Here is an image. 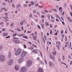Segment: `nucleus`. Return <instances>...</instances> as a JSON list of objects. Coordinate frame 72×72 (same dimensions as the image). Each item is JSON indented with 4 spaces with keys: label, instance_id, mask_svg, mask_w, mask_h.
I'll return each mask as SVG.
<instances>
[{
    "label": "nucleus",
    "instance_id": "obj_5",
    "mask_svg": "<svg viewBox=\"0 0 72 72\" xmlns=\"http://www.w3.org/2000/svg\"><path fill=\"white\" fill-rule=\"evenodd\" d=\"M27 54V52L26 51H23L21 54V56L22 57H24Z\"/></svg>",
    "mask_w": 72,
    "mask_h": 72
},
{
    "label": "nucleus",
    "instance_id": "obj_58",
    "mask_svg": "<svg viewBox=\"0 0 72 72\" xmlns=\"http://www.w3.org/2000/svg\"><path fill=\"white\" fill-rule=\"evenodd\" d=\"M20 5L19 4H18V5L17 6V8L19 7L20 6Z\"/></svg>",
    "mask_w": 72,
    "mask_h": 72
},
{
    "label": "nucleus",
    "instance_id": "obj_20",
    "mask_svg": "<svg viewBox=\"0 0 72 72\" xmlns=\"http://www.w3.org/2000/svg\"><path fill=\"white\" fill-rule=\"evenodd\" d=\"M45 24L46 26L47 25L48 26L49 25V24H48V22H46L45 23Z\"/></svg>",
    "mask_w": 72,
    "mask_h": 72
},
{
    "label": "nucleus",
    "instance_id": "obj_45",
    "mask_svg": "<svg viewBox=\"0 0 72 72\" xmlns=\"http://www.w3.org/2000/svg\"><path fill=\"white\" fill-rule=\"evenodd\" d=\"M52 33V30H50V34L51 35Z\"/></svg>",
    "mask_w": 72,
    "mask_h": 72
},
{
    "label": "nucleus",
    "instance_id": "obj_17",
    "mask_svg": "<svg viewBox=\"0 0 72 72\" xmlns=\"http://www.w3.org/2000/svg\"><path fill=\"white\" fill-rule=\"evenodd\" d=\"M62 7H60L59 8V12H62V10L61 11V10H62Z\"/></svg>",
    "mask_w": 72,
    "mask_h": 72
},
{
    "label": "nucleus",
    "instance_id": "obj_33",
    "mask_svg": "<svg viewBox=\"0 0 72 72\" xmlns=\"http://www.w3.org/2000/svg\"><path fill=\"white\" fill-rule=\"evenodd\" d=\"M61 63L62 64H64L65 66L66 65V63H64L63 62H62V61H61Z\"/></svg>",
    "mask_w": 72,
    "mask_h": 72
},
{
    "label": "nucleus",
    "instance_id": "obj_49",
    "mask_svg": "<svg viewBox=\"0 0 72 72\" xmlns=\"http://www.w3.org/2000/svg\"><path fill=\"white\" fill-rule=\"evenodd\" d=\"M38 27L40 29H41V28L39 25H38Z\"/></svg>",
    "mask_w": 72,
    "mask_h": 72
},
{
    "label": "nucleus",
    "instance_id": "obj_14",
    "mask_svg": "<svg viewBox=\"0 0 72 72\" xmlns=\"http://www.w3.org/2000/svg\"><path fill=\"white\" fill-rule=\"evenodd\" d=\"M22 62V59L20 58L18 60V62L19 63H21Z\"/></svg>",
    "mask_w": 72,
    "mask_h": 72
},
{
    "label": "nucleus",
    "instance_id": "obj_46",
    "mask_svg": "<svg viewBox=\"0 0 72 72\" xmlns=\"http://www.w3.org/2000/svg\"><path fill=\"white\" fill-rule=\"evenodd\" d=\"M10 36H9L7 37H5L6 38V39H7V38H10Z\"/></svg>",
    "mask_w": 72,
    "mask_h": 72
},
{
    "label": "nucleus",
    "instance_id": "obj_38",
    "mask_svg": "<svg viewBox=\"0 0 72 72\" xmlns=\"http://www.w3.org/2000/svg\"><path fill=\"white\" fill-rule=\"evenodd\" d=\"M44 37L46 40L47 38L45 35H44Z\"/></svg>",
    "mask_w": 72,
    "mask_h": 72
},
{
    "label": "nucleus",
    "instance_id": "obj_27",
    "mask_svg": "<svg viewBox=\"0 0 72 72\" xmlns=\"http://www.w3.org/2000/svg\"><path fill=\"white\" fill-rule=\"evenodd\" d=\"M47 16L48 19H50V15L49 14H48L47 15Z\"/></svg>",
    "mask_w": 72,
    "mask_h": 72
},
{
    "label": "nucleus",
    "instance_id": "obj_35",
    "mask_svg": "<svg viewBox=\"0 0 72 72\" xmlns=\"http://www.w3.org/2000/svg\"><path fill=\"white\" fill-rule=\"evenodd\" d=\"M44 11L45 13H47L48 12V11L47 10H44Z\"/></svg>",
    "mask_w": 72,
    "mask_h": 72
},
{
    "label": "nucleus",
    "instance_id": "obj_54",
    "mask_svg": "<svg viewBox=\"0 0 72 72\" xmlns=\"http://www.w3.org/2000/svg\"><path fill=\"white\" fill-rule=\"evenodd\" d=\"M37 14L38 15H40V13H39L38 12H37Z\"/></svg>",
    "mask_w": 72,
    "mask_h": 72
},
{
    "label": "nucleus",
    "instance_id": "obj_15",
    "mask_svg": "<svg viewBox=\"0 0 72 72\" xmlns=\"http://www.w3.org/2000/svg\"><path fill=\"white\" fill-rule=\"evenodd\" d=\"M50 57L52 59H54L55 58L54 56H51V55H50Z\"/></svg>",
    "mask_w": 72,
    "mask_h": 72
},
{
    "label": "nucleus",
    "instance_id": "obj_41",
    "mask_svg": "<svg viewBox=\"0 0 72 72\" xmlns=\"http://www.w3.org/2000/svg\"><path fill=\"white\" fill-rule=\"evenodd\" d=\"M2 10H4L6 9V8H1Z\"/></svg>",
    "mask_w": 72,
    "mask_h": 72
},
{
    "label": "nucleus",
    "instance_id": "obj_64",
    "mask_svg": "<svg viewBox=\"0 0 72 72\" xmlns=\"http://www.w3.org/2000/svg\"><path fill=\"white\" fill-rule=\"evenodd\" d=\"M70 64L71 65V64H72V61H70Z\"/></svg>",
    "mask_w": 72,
    "mask_h": 72
},
{
    "label": "nucleus",
    "instance_id": "obj_31",
    "mask_svg": "<svg viewBox=\"0 0 72 72\" xmlns=\"http://www.w3.org/2000/svg\"><path fill=\"white\" fill-rule=\"evenodd\" d=\"M44 61L46 64H47V62L46 60H44Z\"/></svg>",
    "mask_w": 72,
    "mask_h": 72
},
{
    "label": "nucleus",
    "instance_id": "obj_21",
    "mask_svg": "<svg viewBox=\"0 0 72 72\" xmlns=\"http://www.w3.org/2000/svg\"><path fill=\"white\" fill-rule=\"evenodd\" d=\"M23 38H24L25 39H28V37L26 36H24L23 37Z\"/></svg>",
    "mask_w": 72,
    "mask_h": 72
},
{
    "label": "nucleus",
    "instance_id": "obj_56",
    "mask_svg": "<svg viewBox=\"0 0 72 72\" xmlns=\"http://www.w3.org/2000/svg\"><path fill=\"white\" fill-rule=\"evenodd\" d=\"M33 46H34V47H35V48H37V46H36L35 45H34V44L33 45Z\"/></svg>",
    "mask_w": 72,
    "mask_h": 72
},
{
    "label": "nucleus",
    "instance_id": "obj_4",
    "mask_svg": "<svg viewBox=\"0 0 72 72\" xmlns=\"http://www.w3.org/2000/svg\"><path fill=\"white\" fill-rule=\"evenodd\" d=\"M27 70V69L25 67H23L21 68L20 71L21 72H25Z\"/></svg>",
    "mask_w": 72,
    "mask_h": 72
},
{
    "label": "nucleus",
    "instance_id": "obj_30",
    "mask_svg": "<svg viewBox=\"0 0 72 72\" xmlns=\"http://www.w3.org/2000/svg\"><path fill=\"white\" fill-rule=\"evenodd\" d=\"M17 35V34L16 33H15V34H14L13 35V36L15 37Z\"/></svg>",
    "mask_w": 72,
    "mask_h": 72
},
{
    "label": "nucleus",
    "instance_id": "obj_2",
    "mask_svg": "<svg viewBox=\"0 0 72 72\" xmlns=\"http://www.w3.org/2000/svg\"><path fill=\"white\" fill-rule=\"evenodd\" d=\"M5 57L4 55H1L0 56V61L1 62H3L5 60Z\"/></svg>",
    "mask_w": 72,
    "mask_h": 72
},
{
    "label": "nucleus",
    "instance_id": "obj_1",
    "mask_svg": "<svg viewBox=\"0 0 72 72\" xmlns=\"http://www.w3.org/2000/svg\"><path fill=\"white\" fill-rule=\"evenodd\" d=\"M21 50L20 48H18L16 51L15 55L16 56L19 55L21 53Z\"/></svg>",
    "mask_w": 72,
    "mask_h": 72
},
{
    "label": "nucleus",
    "instance_id": "obj_29",
    "mask_svg": "<svg viewBox=\"0 0 72 72\" xmlns=\"http://www.w3.org/2000/svg\"><path fill=\"white\" fill-rule=\"evenodd\" d=\"M42 39H43V41H44V43H45L46 42H45V40L44 39V37H42Z\"/></svg>",
    "mask_w": 72,
    "mask_h": 72
},
{
    "label": "nucleus",
    "instance_id": "obj_11",
    "mask_svg": "<svg viewBox=\"0 0 72 72\" xmlns=\"http://www.w3.org/2000/svg\"><path fill=\"white\" fill-rule=\"evenodd\" d=\"M68 45V47H69V44H68V42H66L65 44V48H66L67 47V46Z\"/></svg>",
    "mask_w": 72,
    "mask_h": 72
},
{
    "label": "nucleus",
    "instance_id": "obj_37",
    "mask_svg": "<svg viewBox=\"0 0 72 72\" xmlns=\"http://www.w3.org/2000/svg\"><path fill=\"white\" fill-rule=\"evenodd\" d=\"M17 30L18 31V32H20L21 31V29H17Z\"/></svg>",
    "mask_w": 72,
    "mask_h": 72
},
{
    "label": "nucleus",
    "instance_id": "obj_43",
    "mask_svg": "<svg viewBox=\"0 0 72 72\" xmlns=\"http://www.w3.org/2000/svg\"><path fill=\"white\" fill-rule=\"evenodd\" d=\"M65 40V42H66L67 41V37H66Z\"/></svg>",
    "mask_w": 72,
    "mask_h": 72
},
{
    "label": "nucleus",
    "instance_id": "obj_52",
    "mask_svg": "<svg viewBox=\"0 0 72 72\" xmlns=\"http://www.w3.org/2000/svg\"><path fill=\"white\" fill-rule=\"evenodd\" d=\"M34 34L35 35H36L37 34V32H35L34 33Z\"/></svg>",
    "mask_w": 72,
    "mask_h": 72
},
{
    "label": "nucleus",
    "instance_id": "obj_42",
    "mask_svg": "<svg viewBox=\"0 0 72 72\" xmlns=\"http://www.w3.org/2000/svg\"><path fill=\"white\" fill-rule=\"evenodd\" d=\"M23 22L22 21L20 22V24H21V25H23Z\"/></svg>",
    "mask_w": 72,
    "mask_h": 72
},
{
    "label": "nucleus",
    "instance_id": "obj_7",
    "mask_svg": "<svg viewBox=\"0 0 72 72\" xmlns=\"http://www.w3.org/2000/svg\"><path fill=\"white\" fill-rule=\"evenodd\" d=\"M13 63V60H10L8 62V64L10 65L12 64Z\"/></svg>",
    "mask_w": 72,
    "mask_h": 72
},
{
    "label": "nucleus",
    "instance_id": "obj_25",
    "mask_svg": "<svg viewBox=\"0 0 72 72\" xmlns=\"http://www.w3.org/2000/svg\"><path fill=\"white\" fill-rule=\"evenodd\" d=\"M31 4H32V5H33V4H35L34 3L33 1H31Z\"/></svg>",
    "mask_w": 72,
    "mask_h": 72
},
{
    "label": "nucleus",
    "instance_id": "obj_63",
    "mask_svg": "<svg viewBox=\"0 0 72 72\" xmlns=\"http://www.w3.org/2000/svg\"><path fill=\"white\" fill-rule=\"evenodd\" d=\"M12 6L14 7H15V5L14 4H12Z\"/></svg>",
    "mask_w": 72,
    "mask_h": 72
},
{
    "label": "nucleus",
    "instance_id": "obj_60",
    "mask_svg": "<svg viewBox=\"0 0 72 72\" xmlns=\"http://www.w3.org/2000/svg\"><path fill=\"white\" fill-rule=\"evenodd\" d=\"M21 29L22 30H24V29H23V26H22L21 27Z\"/></svg>",
    "mask_w": 72,
    "mask_h": 72
},
{
    "label": "nucleus",
    "instance_id": "obj_39",
    "mask_svg": "<svg viewBox=\"0 0 72 72\" xmlns=\"http://www.w3.org/2000/svg\"><path fill=\"white\" fill-rule=\"evenodd\" d=\"M24 48H27V46H26V45L25 44L24 45Z\"/></svg>",
    "mask_w": 72,
    "mask_h": 72
},
{
    "label": "nucleus",
    "instance_id": "obj_50",
    "mask_svg": "<svg viewBox=\"0 0 72 72\" xmlns=\"http://www.w3.org/2000/svg\"><path fill=\"white\" fill-rule=\"evenodd\" d=\"M38 5H39L38 4V3L36 4H35V6L36 7L38 6Z\"/></svg>",
    "mask_w": 72,
    "mask_h": 72
},
{
    "label": "nucleus",
    "instance_id": "obj_3",
    "mask_svg": "<svg viewBox=\"0 0 72 72\" xmlns=\"http://www.w3.org/2000/svg\"><path fill=\"white\" fill-rule=\"evenodd\" d=\"M32 62L31 60H28L27 61V67H30L31 66L32 64Z\"/></svg>",
    "mask_w": 72,
    "mask_h": 72
},
{
    "label": "nucleus",
    "instance_id": "obj_9",
    "mask_svg": "<svg viewBox=\"0 0 72 72\" xmlns=\"http://www.w3.org/2000/svg\"><path fill=\"white\" fill-rule=\"evenodd\" d=\"M43 69L41 68H39L38 70V72H43Z\"/></svg>",
    "mask_w": 72,
    "mask_h": 72
},
{
    "label": "nucleus",
    "instance_id": "obj_57",
    "mask_svg": "<svg viewBox=\"0 0 72 72\" xmlns=\"http://www.w3.org/2000/svg\"><path fill=\"white\" fill-rule=\"evenodd\" d=\"M58 35L57 32L55 34H54V35Z\"/></svg>",
    "mask_w": 72,
    "mask_h": 72
},
{
    "label": "nucleus",
    "instance_id": "obj_48",
    "mask_svg": "<svg viewBox=\"0 0 72 72\" xmlns=\"http://www.w3.org/2000/svg\"><path fill=\"white\" fill-rule=\"evenodd\" d=\"M50 27H51V28H52L53 26L52 24H50Z\"/></svg>",
    "mask_w": 72,
    "mask_h": 72
},
{
    "label": "nucleus",
    "instance_id": "obj_13",
    "mask_svg": "<svg viewBox=\"0 0 72 72\" xmlns=\"http://www.w3.org/2000/svg\"><path fill=\"white\" fill-rule=\"evenodd\" d=\"M15 70H18L19 69V67L18 66H17V65H16V66H15Z\"/></svg>",
    "mask_w": 72,
    "mask_h": 72
},
{
    "label": "nucleus",
    "instance_id": "obj_34",
    "mask_svg": "<svg viewBox=\"0 0 72 72\" xmlns=\"http://www.w3.org/2000/svg\"><path fill=\"white\" fill-rule=\"evenodd\" d=\"M33 49V47H31L30 48V50H32Z\"/></svg>",
    "mask_w": 72,
    "mask_h": 72
},
{
    "label": "nucleus",
    "instance_id": "obj_36",
    "mask_svg": "<svg viewBox=\"0 0 72 72\" xmlns=\"http://www.w3.org/2000/svg\"><path fill=\"white\" fill-rule=\"evenodd\" d=\"M62 38L63 39L64 37V34H62Z\"/></svg>",
    "mask_w": 72,
    "mask_h": 72
},
{
    "label": "nucleus",
    "instance_id": "obj_61",
    "mask_svg": "<svg viewBox=\"0 0 72 72\" xmlns=\"http://www.w3.org/2000/svg\"><path fill=\"white\" fill-rule=\"evenodd\" d=\"M70 8L71 9V10H72V5L70 6Z\"/></svg>",
    "mask_w": 72,
    "mask_h": 72
},
{
    "label": "nucleus",
    "instance_id": "obj_8",
    "mask_svg": "<svg viewBox=\"0 0 72 72\" xmlns=\"http://www.w3.org/2000/svg\"><path fill=\"white\" fill-rule=\"evenodd\" d=\"M49 64L50 66L51 67L54 66V64H53V62H51V61L49 62Z\"/></svg>",
    "mask_w": 72,
    "mask_h": 72
},
{
    "label": "nucleus",
    "instance_id": "obj_22",
    "mask_svg": "<svg viewBox=\"0 0 72 72\" xmlns=\"http://www.w3.org/2000/svg\"><path fill=\"white\" fill-rule=\"evenodd\" d=\"M57 47L58 48L59 50H60V47L58 44H57L56 45Z\"/></svg>",
    "mask_w": 72,
    "mask_h": 72
},
{
    "label": "nucleus",
    "instance_id": "obj_10",
    "mask_svg": "<svg viewBox=\"0 0 72 72\" xmlns=\"http://www.w3.org/2000/svg\"><path fill=\"white\" fill-rule=\"evenodd\" d=\"M32 52H34V53L35 54H37L38 52V51L36 49H34V50H33L32 51Z\"/></svg>",
    "mask_w": 72,
    "mask_h": 72
},
{
    "label": "nucleus",
    "instance_id": "obj_59",
    "mask_svg": "<svg viewBox=\"0 0 72 72\" xmlns=\"http://www.w3.org/2000/svg\"><path fill=\"white\" fill-rule=\"evenodd\" d=\"M8 35V33H6L5 34V35L6 36Z\"/></svg>",
    "mask_w": 72,
    "mask_h": 72
},
{
    "label": "nucleus",
    "instance_id": "obj_16",
    "mask_svg": "<svg viewBox=\"0 0 72 72\" xmlns=\"http://www.w3.org/2000/svg\"><path fill=\"white\" fill-rule=\"evenodd\" d=\"M52 54L54 56L56 54H57V51H55L54 52H52Z\"/></svg>",
    "mask_w": 72,
    "mask_h": 72
},
{
    "label": "nucleus",
    "instance_id": "obj_44",
    "mask_svg": "<svg viewBox=\"0 0 72 72\" xmlns=\"http://www.w3.org/2000/svg\"><path fill=\"white\" fill-rule=\"evenodd\" d=\"M14 25V24L13 23H12V24L10 25L11 26H13Z\"/></svg>",
    "mask_w": 72,
    "mask_h": 72
},
{
    "label": "nucleus",
    "instance_id": "obj_19",
    "mask_svg": "<svg viewBox=\"0 0 72 72\" xmlns=\"http://www.w3.org/2000/svg\"><path fill=\"white\" fill-rule=\"evenodd\" d=\"M11 54L10 52H9L8 55V58H10L11 57Z\"/></svg>",
    "mask_w": 72,
    "mask_h": 72
},
{
    "label": "nucleus",
    "instance_id": "obj_6",
    "mask_svg": "<svg viewBox=\"0 0 72 72\" xmlns=\"http://www.w3.org/2000/svg\"><path fill=\"white\" fill-rule=\"evenodd\" d=\"M14 41L15 43L19 44L20 43V40L18 39H15L14 40Z\"/></svg>",
    "mask_w": 72,
    "mask_h": 72
},
{
    "label": "nucleus",
    "instance_id": "obj_51",
    "mask_svg": "<svg viewBox=\"0 0 72 72\" xmlns=\"http://www.w3.org/2000/svg\"><path fill=\"white\" fill-rule=\"evenodd\" d=\"M62 23L63 25H65V23L64 22L62 21Z\"/></svg>",
    "mask_w": 72,
    "mask_h": 72
},
{
    "label": "nucleus",
    "instance_id": "obj_23",
    "mask_svg": "<svg viewBox=\"0 0 72 72\" xmlns=\"http://www.w3.org/2000/svg\"><path fill=\"white\" fill-rule=\"evenodd\" d=\"M41 27L42 29H44V24H42L41 25Z\"/></svg>",
    "mask_w": 72,
    "mask_h": 72
},
{
    "label": "nucleus",
    "instance_id": "obj_53",
    "mask_svg": "<svg viewBox=\"0 0 72 72\" xmlns=\"http://www.w3.org/2000/svg\"><path fill=\"white\" fill-rule=\"evenodd\" d=\"M33 24H34V22H33V21H32V22H31V24L32 25H33Z\"/></svg>",
    "mask_w": 72,
    "mask_h": 72
},
{
    "label": "nucleus",
    "instance_id": "obj_62",
    "mask_svg": "<svg viewBox=\"0 0 72 72\" xmlns=\"http://www.w3.org/2000/svg\"><path fill=\"white\" fill-rule=\"evenodd\" d=\"M37 60H40V58L39 57L37 58Z\"/></svg>",
    "mask_w": 72,
    "mask_h": 72
},
{
    "label": "nucleus",
    "instance_id": "obj_18",
    "mask_svg": "<svg viewBox=\"0 0 72 72\" xmlns=\"http://www.w3.org/2000/svg\"><path fill=\"white\" fill-rule=\"evenodd\" d=\"M33 39L34 40H35L36 39V38H37V36L33 37Z\"/></svg>",
    "mask_w": 72,
    "mask_h": 72
},
{
    "label": "nucleus",
    "instance_id": "obj_28",
    "mask_svg": "<svg viewBox=\"0 0 72 72\" xmlns=\"http://www.w3.org/2000/svg\"><path fill=\"white\" fill-rule=\"evenodd\" d=\"M43 6H42L39 5V8H43Z\"/></svg>",
    "mask_w": 72,
    "mask_h": 72
},
{
    "label": "nucleus",
    "instance_id": "obj_24",
    "mask_svg": "<svg viewBox=\"0 0 72 72\" xmlns=\"http://www.w3.org/2000/svg\"><path fill=\"white\" fill-rule=\"evenodd\" d=\"M71 46H72V44H71V42H70V43L69 44V48H71Z\"/></svg>",
    "mask_w": 72,
    "mask_h": 72
},
{
    "label": "nucleus",
    "instance_id": "obj_32",
    "mask_svg": "<svg viewBox=\"0 0 72 72\" xmlns=\"http://www.w3.org/2000/svg\"><path fill=\"white\" fill-rule=\"evenodd\" d=\"M51 19H54V18L53 15L51 16Z\"/></svg>",
    "mask_w": 72,
    "mask_h": 72
},
{
    "label": "nucleus",
    "instance_id": "obj_12",
    "mask_svg": "<svg viewBox=\"0 0 72 72\" xmlns=\"http://www.w3.org/2000/svg\"><path fill=\"white\" fill-rule=\"evenodd\" d=\"M67 19L70 22H72V20L71 19H70V18L69 17H67Z\"/></svg>",
    "mask_w": 72,
    "mask_h": 72
},
{
    "label": "nucleus",
    "instance_id": "obj_47",
    "mask_svg": "<svg viewBox=\"0 0 72 72\" xmlns=\"http://www.w3.org/2000/svg\"><path fill=\"white\" fill-rule=\"evenodd\" d=\"M36 12V10H33V13H35Z\"/></svg>",
    "mask_w": 72,
    "mask_h": 72
},
{
    "label": "nucleus",
    "instance_id": "obj_40",
    "mask_svg": "<svg viewBox=\"0 0 72 72\" xmlns=\"http://www.w3.org/2000/svg\"><path fill=\"white\" fill-rule=\"evenodd\" d=\"M32 14H30V17H31V18H32Z\"/></svg>",
    "mask_w": 72,
    "mask_h": 72
},
{
    "label": "nucleus",
    "instance_id": "obj_55",
    "mask_svg": "<svg viewBox=\"0 0 72 72\" xmlns=\"http://www.w3.org/2000/svg\"><path fill=\"white\" fill-rule=\"evenodd\" d=\"M31 33V31H28L27 32V33Z\"/></svg>",
    "mask_w": 72,
    "mask_h": 72
},
{
    "label": "nucleus",
    "instance_id": "obj_26",
    "mask_svg": "<svg viewBox=\"0 0 72 72\" xmlns=\"http://www.w3.org/2000/svg\"><path fill=\"white\" fill-rule=\"evenodd\" d=\"M3 18L4 19H6V20H7L8 19V17L7 16L3 17Z\"/></svg>",
    "mask_w": 72,
    "mask_h": 72
}]
</instances>
